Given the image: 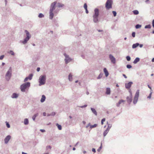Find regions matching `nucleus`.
I'll use <instances>...</instances> for the list:
<instances>
[{
	"mask_svg": "<svg viewBox=\"0 0 154 154\" xmlns=\"http://www.w3.org/2000/svg\"><path fill=\"white\" fill-rule=\"evenodd\" d=\"M25 32L26 33V36L22 42L24 45L26 44L27 43L28 41L29 40L31 37V35L27 30H25Z\"/></svg>",
	"mask_w": 154,
	"mask_h": 154,
	"instance_id": "nucleus-4",
	"label": "nucleus"
},
{
	"mask_svg": "<svg viewBox=\"0 0 154 154\" xmlns=\"http://www.w3.org/2000/svg\"><path fill=\"white\" fill-rule=\"evenodd\" d=\"M46 97H42L41 98L40 101L42 103H43L44 102L45 100Z\"/></svg>",
	"mask_w": 154,
	"mask_h": 154,
	"instance_id": "nucleus-31",
	"label": "nucleus"
},
{
	"mask_svg": "<svg viewBox=\"0 0 154 154\" xmlns=\"http://www.w3.org/2000/svg\"><path fill=\"white\" fill-rule=\"evenodd\" d=\"M97 126V124H94V125H90V128H95Z\"/></svg>",
	"mask_w": 154,
	"mask_h": 154,
	"instance_id": "nucleus-36",
	"label": "nucleus"
},
{
	"mask_svg": "<svg viewBox=\"0 0 154 154\" xmlns=\"http://www.w3.org/2000/svg\"><path fill=\"white\" fill-rule=\"evenodd\" d=\"M152 62H154V58H153L152 60Z\"/></svg>",
	"mask_w": 154,
	"mask_h": 154,
	"instance_id": "nucleus-64",
	"label": "nucleus"
},
{
	"mask_svg": "<svg viewBox=\"0 0 154 154\" xmlns=\"http://www.w3.org/2000/svg\"><path fill=\"white\" fill-rule=\"evenodd\" d=\"M79 142H77L76 143V144H75V146H77L78 145V144Z\"/></svg>",
	"mask_w": 154,
	"mask_h": 154,
	"instance_id": "nucleus-63",
	"label": "nucleus"
},
{
	"mask_svg": "<svg viewBox=\"0 0 154 154\" xmlns=\"http://www.w3.org/2000/svg\"><path fill=\"white\" fill-rule=\"evenodd\" d=\"M56 113L55 112H53L51 113V116H54L55 115Z\"/></svg>",
	"mask_w": 154,
	"mask_h": 154,
	"instance_id": "nucleus-49",
	"label": "nucleus"
},
{
	"mask_svg": "<svg viewBox=\"0 0 154 154\" xmlns=\"http://www.w3.org/2000/svg\"><path fill=\"white\" fill-rule=\"evenodd\" d=\"M91 109L92 112L96 116H97V113L96 112V110L93 108H91Z\"/></svg>",
	"mask_w": 154,
	"mask_h": 154,
	"instance_id": "nucleus-19",
	"label": "nucleus"
},
{
	"mask_svg": "<svg viewBox=\"0 0 154 154\" xmlns=\"http://www.w3.org/2000/svg\"><path fill=\"white\" fill-rule=\"evenodd\" d=\"M126 59L128 61H130L131 60V58L129 56H127L126 57Z\"/></svg>",
	"mask_w": 154,
	"mask_h": 154,
	"instance_id": "nucleus-39",
	"label": "nucleus"
},
{
	"mask_svg": "<svg viewBox=\"0 0 154 154\" xmlns=\"http://www.w3.org/2000/svg\"><path fill=\"white\" fill-rule=\"evenodd\" d=\"M24 124L25 125H27L29 124V120L28 119H25L24 121Z\"/></svg>",
	"mask_w": 154,
	"mask_h": 154,
	"instance_id": "nucleus-24",
	"label": "nucleus"
},
{
	"mask_svg": "<svg viewBox=\"0 0 154 154\" xmlns=\"http://www.w3.org/2000/svg\"><path fill=\"white\" fill-rule=\"evenodd\" d=\"M43 115L44 116H45L46 115V113L45 112H44L43 113Z\"/></svg>",
	"mask_w": 154,
	"mask_h": 154,
	"instance_id": "nucleus-60",
	"label": "nucleus"
},
{
	"mask_svg": "<svg viewBox=\"0 0 154 154\" xmlns=\"http://www.w3.org/2000/svg\"><path fill=\"white\" fill-rule=\"evenodd\" d=\"M44 17V15L42 13H40L38 15V17L39 18H42Z\"/></svg>",
	"mask_w": 154,
	"mask_h": 154,
	"instance_id": "nucleus-35",
	"label": "nucleus"
},
{
	"mask_svg": "<svg viewBox=\"0 0 154 154\" xmlns=\"http://www.w3.org/2000/svg\"><path fill=\"white\" fill-rule=\"evenodd\" d=\"M4 57V55H2L0 56V60H2L3 59Z\"/></svg>",
	"mask_w": 154,
	"mask_h": 154,
	"instance_id": "nucleus-48",
	"label": "nucleus"
},
{
	"mask_svg": "<svg viewBox=\"0 0 154 154\" xmlns=\"http://www.w3.org/2000/svg\"><path fill=\"white\" fill-rule=\"evenodd\" d=\"M8 53L11 54L12 55H14V53L11 50L9 52H8Z\"/></svg>",
	"mask_w": 154,
	"mask_h": 154,
	"instance_id": "nucleus-38",
	"label": "nucleus"
},
{
	"mask_svg": "<svg viewBox=\"0 0 154 154\" xmlns=\"http://www.w3.org/2000/svg\"><path fill=\"white\" fill-rule=\"evenodd\" d=\"M151 97H147V100H149L151 99Z\"/></svg>",
	"mask_w": 154,
	"mask_h": 154,
	"instance_id": "nucleus-53",
	"label": "nucleus"
},
{
	"mask_svg": "<svg viewBox=\"0 0 154 154\" xmlns=\"http://www.w3.org/2000/svg\"><path fill=\"white\" fill-rule=\"evenodd\" d=\"M85 12H86V13L88 14V10L87 9H85Z\"/></svg>",
	"mask_w": 154,
	"mask_h": 154,
	"instance_id": "nucleus-58",
	"label": "nucleus"
},
{
	"mask_svg": "<svg viewBox=\"0 0 154 154\" xmlns=\"http://www.w3.org/2000/svg\"><path fill=\"white\" fill-rule=\"evenodd\" d=\"M133 83L132 82H130L128 83L125 84V87L126 89H129Z\"/></svg>",
	"mask_w": 154,
	"mask_h": 154,
	"instance_id": "nucleus-10",
	"label": "nucleus"
},
{
	"mask_svg": "<svg viewBox=\"0 0 154 154\" xmlns=\"http://www.w3.org/2000/svg\"><path fill=\"white\" fill-rule=\"evenodd\" d=\"M11 76L12 69L11 67H9L8 70V71L5 74V78L6 80L7 81H8L11 79Z\"/></svg>",
	"mask_w": 154,
	"mask_h": 154,
	"instance_id": "nucleus-5",
	"label": "nucleus"
},
{
	"mask_svg": "<svg viewBox=\"0 0 154 154\" xmlns=\"http://www.w3.org/2000/svg\"><path fill=\"white\" fill-rule=\"evenodd\" d=\"M141 26V25L137 24L135 26V28L137 29H138L140 28Z\"/></svg>",
	"mask_w": 154,
	"mask_h": 154,
	"instance_id": "nucleus-34",
	"label": "nucleus"
},
{
	"mask_svg": "<svg viewBox=\"0 0 154 154\" xmlns=\"http://www.w3.org/2000/svg\"><path fill=\"white\" fill-rule=\"evenodd\" d=\"M134 98L133 101V103L134 104H135L138 100V97H134Z\"/></svg>",
	"mask_w": 154,
	"mask_h": 154,
	"instance_id": "nucleus-18",
	"label": "nucleus"
},
{
	"mask_svg": "<svg viewBox=\"0 0 154 154\" xmlns=\"http://www.w3.org/2000/svg\"><path fill=\"white\" fill-rule=\"evenodd\" d=\"M109 131V129L107 128L104 131V132H103V135L104 137H105L106 135V134L108 133Z\"/></svg>",
	"mask_w": 154,
	"mask_h": 154,
	"instance_id": "nucleus-22",
	"label": "nucleus"
},
{
	"mask_svg": "<svg viewBox=\"0 0 154 154\" xmlns=\"http://www.w3.org/2000/svg\"><path fill=\"white\" fill-rule=\"evenodd\" d=\"M132 97H127V100L128 103L130 104L132 100Z\"/></svg>",
	"mask_w": 154,
	"mask_h": 154,
	"instance_id": "nucleus-15",
	"label": "nucleus"
},
{
	"mask_svg": "<svg viewBox=\"0 0 154 154\" xmlns=\"http://www.w3.org/2000/svg\"><path fill=\"white\" fill-rule=\"evenodd\" d=\"M40 69V67H38L37 69V71L38 72L39 71Z\"/></svg>",
	"mask_w": 154,
	"mask_h": 154,
	"instance_id": "nucleus-54",
	"label": "nucleus"
},
{
	"mask_svg": "<svg viewBox=\"0 0 154 154\" xmlns=\"http://www.w3.org/2000/svg\"><path fill=\"white\" fill-rule=\"evenodd\" d=\"M20 86L21 91L22 92H25L26 90L29 88L30 86V83L29 82H25Z\"/></svg>",
	"mask_w": 154,
	"mask_h": 154,
	"instance_id": "nucleus-1",
	"label": "nucleus"
},
{
	"mask_svg": "<svg viewBox=\"0 0 154 154\" xmlns=\"http://www.w3.org/2000/svg\"><path fill=\"white\" fill-rule=\"evenodd\" d=\"M90 123H89L88 125H87L86 126V128H88L89 126H90Z\"/></svg>",
	"mask_w": 154,
	"mask_h": 154,
	"instance_id": "nucleus-59",
	"label": "nucleus"
},
{
	"mask_svg": "<svg viewBox=\"0 0 154 154\" xmlns=\"http://www.w3.org/2000/svg\"><path fill=\"white\" fill-rule=\"evenodd\" d=\"M132 35L133 37H135V32H132Z\"/></svg>",
	"mask_w": 154,
	"mask_h": 154,
	"instance_id": "nucleus-46",
	"label": "nucleus"
},
{
	"mask_svg": "<svg viewBox=\"0 0 154 154\" xmlns=\"http://www.w3.org/2000/svg\"><path fill=\"white\" fill-rule=\"evenodd\" d=\"M49 14V18L51 20L53 19L54 16V14L53 13V11H50Z\"/></svg>",
	"mask_w": 154,
	"mask_h": 154,
	"instance_id": "nucleus-16",
	"label": "nucleus"
},
{
	"mask_svg": "<svg viewBox=\"0 0 154 154\" xmlns=\"http://www.w3.org/2000/svg\"><path fill=\"white\" fill-rule=\"evenodd\" d=\"M102 148V143H101V145H100V146L99 147V148L97 149V151L98 152H99Z\"/></svg>",
	"mask_w": 154,
	"mask_h": 154,
	"instance_id": "nucleus-40",
	"label": "nucleus"
},
{
	"mask_svg": "<svg viewBox=\"0 0 154 154\" xmlns=\"http://www.w3.org/2000/svg\"><path fill=\"white\" fill-rule=\"evenodd\" d=\"M139 44L138 43H137L135 44H134L132 45V48L133 49H134L137 47L138 46H139Z\"/></svg>",
	"mask_w": 154,
	"mask_h": 154,
	"instance_id": "nucleus-20",
	"label": "nucleus"
},
{
	"mask_svg": "<svg viewBox=\"0 0 154 154\" xmlns=\"http://www.w3.org/2000/svg\"><path fill=\"white\" fill-rule=\"evenodd\" d=\"M152 26L153 28H154V19H153L152 22Z\"/></svg>",
	"mask_w": 154,
	"mask_h": 154,
	"instance_id": "nucleus-51",
	"label": "nucleus"
},
{
	"mask_svg": "<svg viewBox=\"0 0 154 154\" xmlns=\"http://www.w3.org/2000/svg\"><path fill=\"white\" fill-rule=\"evenodd\" d=\"M109 58L112 63H116V59L112 55L110 54L109 55Z\"/></svg>",
	"mask_w": 154,
	"mask_h": 154,
	"instance_id": "nucleus-11",
	"label": "nucleus"
},
{
	"mask_svg": "<svg viewBox=\"0 0 154 154\" xmlns=\"http://www.w3.org/2000/svg\"><path fill=\"white\" fill-rule=\"evenodd\" d=\"M51 147L50 146H46V149H51Z\"/></svg>",
	"mask_w": 154,
	"mask_h": 154,
	"instance_id": "nucleus-47",
	"label": "nucleus"
},
{
	"mask_svg": "<svg viewBox=\"0 0 154 154\" xmlns=\"http://www.w3.org/2000/svg\"><path fill=\"white\" fill-rule=\"evenodd\" d=\"M92 151L94 152H96L95 149L94 148L92 149Z\"/></svg>",
	"mask_w": 154,
	"mask_h": 154,
	"instance_id": "nucleus-52",
	"label": "nucleus"
},
{
	"mask_svg": "<svg viewBox=\"0 0 154 154\" xmlns=\"http://www.w3.org/2000/svg\"><path fill=\"white\" fill-rule=\"evenodd\" d=\"M82 123L83 124L85 125L86 123V122L85 121H83Z\"/></svg>",
	"mask_w": 154,
	"mask_h": 154,
	"instance_id": "nucleus-62",
	"label": "nucleus"
},
{
	"mask_svg": "<svg viewBox=\"0 0 154 154\" xmlns=\"http://www.w3.org/2000/svg\"><path fill=\"white\" fill-rule=\"evenodd\" d=\"M63 55L65 57V61L66 64L71 61L72 59L69 57V55H67L66 53H64Z\"/></svg>",
	"mask_w": 154,
	"mask_h": 154,
	"instance_id": "nucleus-7",
	"label": "nucleus"
},
{
	"mask_svg": "<svg viewBox=\"0 0 154 154\" xmlns=\"http://www.w3.org/2000/svg\"><path fill=\"white\" fill-rule=\"evenodd\" d=\"M57 4L56 2H54L53 3H52L51 5L50 8V11H53L55 8V5Z\"/></svg>",
	"mask_w": 154,
	"mask_h": 154,
	"instance_id": "nucleus-8",
	"label": "nucleus"
},
{
	"mask_svg": "<svg viewBox=\"0 0 154 154\" xmlns=\"http://www.w3.org/2000/svg\"><path fill=\"white\" fill-rule=\"evenodd\" d=\"M11 138V136L10 135H8L6 137L4 140L5 143L7 144L8 143Z\"/></svg>",
	"mask_w": 154,
	"mask_h": 154,
	"instance_id": "nucleus-12",
	"label": "nucleus"
},
{
	"mask_svg": "<svg viewBox=\"0 0 154 154\" xmlns=\"http://www.w3.org/2000/svg\"><path fill=\"white\" fill-rule=\"evenodd\" d=\"M87 105H85L84 106H80V107L81 108H85V107H87Z\"/></svg>",
	"mask_w": 154,
	"mask_h": 154,
	"instance_id": "nucleus-50",
	"label": "nucleus"
},
{
	"mask_svg": "<svg viewBox=\"0 0 154 154\" xmlns=\"http://www.w3.org/2000/svg\"><path fill=\"white\" fill-rule=\"evenodd\" d=\"M110 93V88H107L106 89V94L107 95H109Z\"/></svg>",
	"mask_w": 154,
	"mask_h": 154,
	"instance_id": "nucleus-23",
	"label": "nucleus"
},
{
	"mask_svg": "<svg viewBox=\"0 0 154 154\" xmlns=\"http://www.w3.org/2000/svg\"><path fill=\"white\" fill-rule=\"evenodd\" d=\"M19 95L17 93H14L13 94L12 96H18Z\"/></svg>",
	"mask_w": 154,
	"mask_h": 154,
	"instance_id": "nucleus-44",
	"label": "nucleus"
},
{
	"mask_svg": "<svg viewBox=\"0 0 154 154\" xmlns=\"http://www.w3.org/2000/svg\"><path fill=\"white\" fill-rule=\"evenodd\" d=\"M40 131L42 132H44L45 131V130L44 129H40Z\"/></svg>",
	"mask_w": 154,
	"mask_h": 154,
	"instance_id": "nucleus-55",
	"label": "nucleus"
},
{
	"mask_svg": "<svg viewBox=\"0 0 154 154\" xmlns=\"http://www.w3.org/2000/svg\"><path fill=\"white\" fill-rule=\"evenodd\" d=\"M140 60V59L139 57L136 58L134 61H133V63L134 64H136Z\"/></svg>",
	"mask_w": 154,
	"mask_h": 154,
	"instance_id": "nucleus-21",
	"label": "nucleus"
},
{
	"mask_svg": "<svg viewBox=\"0 0 154 154\" xmlns=\"http://www.w3.org/2000/svg\"><path fill=\"white\" fill-rule=\"evenodd\" d=\"M103 71L105 74L106 76V77L108 76L109 74L108 71L107 70L106 68H104L103 69Z\"/></svg>",
	"mask_w": 154,
	"mask_h": 154,
	"instance_id": "nucleus-17",
	"label": "nucleus"
},
{
	"mask_svg": "<svg viewBox=\"0 0 154 154\" xmlns=\"http://www.w3.org/2000/svg\"><path fill=\"white\" fill-rule=\"evenodd\" d=\"M33 76V74L32 73H31L29 75V76L28 77H26L24 80V82H26L28 79L31 80L32 79V77Z\"/></svg>",
	"mask_w": 154,
	"mask_h": 154,
	"instance_id": "nucleus-9",
	"label": "nucleus"
},
{
	"mask_svg": "<svg viewBox=\"0 0 154 154\" xmlns=\"http://www.w3.org/2000/svg\"><path fill=\"white\" fill-rule=\"evenodd\" d=\"M84 8L85 9H87V5L86 3H85L84 4Z\"/></svg>",
	"mask_w": 154,
	"mask_h": 154,
	"instance_id": "nucleus-45",
	"label": "nucleus"
},
{
	"mask_svg": "<svg viewBox=\"0 0 154 154\" xmlns=\"http://www.w3.org/2000/svg\"><path fill=\"white\" fill-rule=\"evenodd\" d=\"M123 76L126 79L127 78V76L124 74H123Z\"/></svg>",
	"mask_w": 154,
	"mask_h": 154,
	"instance_id": "nucleus-57",
	"label": "nucleus"
},
{
	"mask_svg": "<svg viewBox=\"0 0 154 154\" xmlns=\"http://www.w3.org/2000/svg\"><path fill=\"white\" fill-rule=\"evenodd\" d=\"M144 28L145 29H151V26L150 24H149L145 26Z\"/></svg>",
	"mask_w": 154,
	"mask_h": 154,
	"instance_id": "nucleus-30",
	"label": "nucleus"
},
{
	"mask_svg": "<svg viewBox=\"0 0 154 154\" xmlns=\"http://www.w3.org/2000/svg\"><path fill=\"white\" fill-rule=\"evenodd\" d=\"M56 126L57 127V128L59 130H61L62 129V127L60 125H59L58 123H57L56 124Z\"/></svg>",
	"mask_w": 154,
	"mask_h": 154,
	"instance_id": "nucleus-28",
	"label": "nucleus"
},
{
	"mask_svg": "<svg viewBox=\"0 0 154 154\" xmlns=\"http://www.w3.org/2000/svg\"><path fill=\"white\" fill-rule=\"evenodd\" d=\"M46 80V76L45 74L41 75L39 78V86L44 85L45 84Z\"/></svg>",
	"mask_w": 154,
	"mask_h": 154,
	"instance_id": "nucleus-3",
	"label": "nucleus"
},
{
	"mask_svg": "<svg viewBox=\"0 0 154 154\" xmlns=\"http://www.w3.org/2000/svg\"><path fill=\"white\" fill-rule=\"evenodd\" d=\"M112 13L113 14V15L114 17H115L116 15V12L115 11H112Z\"/></svg>",
	"mask_w": 154,
	"mask_h": 154,
	"instance_id": "nucleus-43",
	"label": "nucleus"
},
{
	"mask_svg": "<svg viewBox=\"0 0 154 154\" xmlns=\"http://www.w3.org/2000/svg\"><path fill=\"white\" fill-rule=\"evenodd\" d=\"M139 92L140 90H138L137 91L134 96H139Z\"/></svg>",
	"mask_w": 154,
	"mask_h": 154,
	"instance_id": "nucleus-32",
	"label": "nucleus"
},
{
	"mask_svg": "<svg viewBox=\"0 0 154 154\" xmlns=\"http://www.w3.org/2000/svg\"><path fill=\"white\" fill-rule=\"evenodd\" d=\"M94 14L93 16V20L94 23H97L98 22L99 9L96 8L94 9Z\"/></svg>",
	"mask_w": 154,
	"mask_h": 154,
	"instance_id": "nucleus-2",
	"label": "nucleus"
},
{
	"mask_svg": "<svg viewBox=\"0 0 154 154\" xmlns=\"http://www.w3.org/2000/svg\"><path fill=\"white\" fill-rule=\"evenodd\" d=\"M72 75L71 73H70L69 75L68 79L70 81H72Z\"/></svg>",
	"mask_w": 154,
	"mask_h": 154,
	"instance_id": "nucleus-25",
	"label": "nucleus"
},
{
	"mask_svg": "<svg viewBox=\"0 0 154 154\" xmlns=\"http://www.w3.org/2000/svg\"><path fill=\"white\" fill-rule=\"evenodd\" d=\"M112 0H107L105 4L106 8L107 9H109L111 8H112Z\"/></svg>",
	"mask_w": 154,
	"mask_h": 154,
	"instance_id": "nucleus-6",
	"label": "nucleus"
},
{
	"mask_svg": "<svg viewBox=\"0 0 154 154\" xmlns=\"http://www.w3.org/2000/svg\"><path fill=\"white\" fill-rule=\"evenodd\" d=\"M139 47H140V48H141L143 46V45H142V44H139Z\"/></svg>",
	"mask_w": 154,
	"mask_h": 154,
	"instance_id": "nucleus-56",
	"label": "nucleus"
},
{
	"mask_svg": "<svg viewBox=\"0 0 154 154\" xmlns=\"http://www.w3.org/2000/svg\"><path fill=\"white\" fill-rule=\"evenodd\" d=\"M105 121V118H103L101 120V121H102V122H103Z\"/></svg>",
	"mask_w": 154,
	"mask_h": 154,
	"instance_id": "nucleus-61",
	"label": "nucleus"
},
{
	"mask_svg": "<svg viewBox=\"0 0 154 154\" xmlns=\"http://www.w3.org/2000/svg\"><path fill=\"white\" fill-rule=\"evenodd\" d=\"M133 14L135 15H137L139 14V11L137 10H135L133 11Z\"/></svg>",
	"mask_w": 154,
	"mask_h": 154,
	"instance_id": "nucleus-29",
	"label": "nucleus"
},
{
	"mask_svg": "<svg viewBox=\"0 0 154 154\" xmlns=\"http://www.w3.org/2000/svg\"><path fill=\"white\" fill-rule=\"evenodd\" d=\"M103 75V74L102 73H100L98 76V77H97V79H100L101 78H102V76Z\"/></svg>",
	"mask_w": 154,
	"mask_h": 154,
	"instance_id": "nucleus-33",
	"label": "nucleus"
},
{
	"mask_svg": "<svg viewBox=\"0 0 154 154\" xmlns=\"http://www.w3.org/2000/svg\"><path fill=\"white\" fill-rule=\"evenodd\" d=\"M107 124L108 125V127H107V128H108L109 129V130L111 128V127L112 126V125H110V124H109L108 123V122H107Z\"/></svg>",
	"mask_w": 154,
	"mask_h": 154,
	"instance_id": "nucleus-37",
	"label": "nucleus"
},
{
	"mask_svg": "<svg viewBox=\"0 0 154 154\" xmlns=\"http://www.w3.org/2000/svg\"><path fill=\"white\" fill-rule=\"evenodd\" d=\"M126 67L128 69H130L132 68V66L130 64H128L126 66Z\"/></svg>",
	"mask_w": 154,
	"mask_h": 154,
	"instance_id": "nucleus-41",
	"label": "nucleus"
},
{
	"mask_svg": "<svg viewBox=\"0 0 154 154\" xmlns=\"http://www.w3.org/2000/svg\"><path fill=\"white\" fill-rule=\"evenodd\" d=\"M125 101V100H120L119 102L116 104V106L118 107L119 106L120 104L123 105L124 104V102Z\"/></svg>",
	"mask_w": 154,
	"mask_h": 154,
	"instance_id": "nucleus-14",
	"label": "nucleus"
},
{
	"mask_svg": "<svg viewBox=\"0 0 154 154\" xmlns=\"http://www.w3.org/2000/svg\"><path fill=\"white\" fill-rule=\"evenodd\" d=\"M6 126L7 127V128H10V124H9V123L7 122H6Z\"/></svg>",
	"mask_w": 154,
	"mask_h": 154,
	"instance_id": "nucleus-42",
	"label": "nucleus"
},
{
	"mask_svg": "<svg viewBox=\"0 0 154 154\" xmlns=\"http://www.w3.org/2000/svg\"><path fill=\"white\" fill-rule=\"evenodd\" d=\"M63 4H62L60 3H58L57 4V6L58 8L62 7L64 6Z\"/></svg>",
	"mask_w": 154,
	"mask_h": 154,
	"instance_id": "nucleus-26",
	"label": "nucleus"
},
{
	"mask_svg": "<svg viewBox=\"0 0 154 154\" xmlns=\"http://www.w3.org/2000/svg\"><path fill=\"white\" fill-rule=\"evenodd\" d=\"M125 101V100H120L119 102L116 104V106L118 107L119 106L120 104L123 105L124 104V102Z\"/></svg>",
	"mask_w": 154,
	"mask_h": 154,
	"instance_id": "nucleus-13",
	"label": "nucleus"
},
{
	"mask_svg": "<svg viewBox=\"0 0 154 154\" xmlns=\"http://www.w3.org/2000/svg\"><path fill=\"white\" fill-rule=\"evenodd\" d=\"M38 115V113L34 114L32 117V119L34 121H35V118L37 117Z\"/></svg>",
	"mask_w": 154,
	"mask_h": 154,
	"instance_id": "nucleus-27",
	"label": "nucleus"
}]
</instances>
